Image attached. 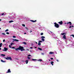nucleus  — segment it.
<instances>
[{
  "instance_id": "obj_1",
  "label": "nucleus",
  "mask_w": 74,
  "mask_h": 74,
  "mask_svg": "<svg viewBox=\"0 0 74 74\" xmlns=\"http://www.w3.org/2000/svg\"><path fill=\"white\" fill-rule=\"evenodd\" d=\"M23 49H24V48L23 47H21V46H20L18 47V48L15 49V50L16 51H17L18 50H21Z\"/></svg>"
},
{
  "instance_id": "obj_2",
  "label": "nucleus",
  "mask_w": 74,
  "mask_h": 74,
  "mask_svg": "<svg viewBox=\"0 0 74 74\" xmlns=\"http://www.w3.org/2000/svg\"><path fill=\"white\" fill-rule=\"evenodd\" d=\"M54 26L55 27H56L57 28H59V25L58 24L56 23H54Z\"/></svg>"
},
{
  "instance_id": "obj_3",
  "label": "nucleus",
  "mask_w": 74,
  "mask_h": 74,
  "mask_svg": "<svg viewBox=\"0 0 74 74\" xmlns=\"http://www.w3.org/2000/svg\"><path fill=\"white\" fill-rule=\"evenodd\" d=\"M5 59H6V60H12L11 57H7V58L6 57H5Z\"/></svg>"
},
{
  "instance_id": "obj_4",
  "label": "nucleus",
  "mask_w": 74,
  "mask_h": 74,
  "mask_svg": "<svg viewBox=\"0 0 74 74\" xmlns=\"http://www.w3.org/2000/svg\"><path fill=\"white\" fill-rule=\"evenodd\" d=\"M15 16H8V18H10V19H14L15 18Z\"/></svg>"
},
{
  "instance_id": "obj_5",
  "label": "nucleus",
  "mask_w": 74,
  "mask_h": 74,
  "mask_svg": "<svg viewBox=\"0 0 74 74\" xmlns=\"http://www.w3.org/2000/svg\"><path fill=\"white\" fill-rule=\"evenodd\" d=\"M52 37H54V38H55V39L58 38H57V37H55V34H54L53 33H52Z\"/></svg>"
},
{
  "instance_id": "obj_6",
  "label": "nucleus",
  "mask_w": 74,
  "mask_h": 74,
  "mask_svg": "<svg viewBox=\"0 0 74 74\" xmlns=\"http://www.w3.org/2000/svg\"><path fill=\"white\" fill-rule=\"evenodd\" d=\"M8 51V48L5 47H4V49L3 50V51Z\"/></svg>"
},
{
  "instance_id": "obj_7",
  "label": "nucleus",
  "mask_w": 74,
  "mask_h": 74,
  "mask_svg": "<svg viewBox=\"0 0 74 74\" xmlns=\"http://www.w3.org/2000/svg\"><path fill=\"white\" fill-rule=\"evenodd\" d=\"M57 44H61V42L60 40H58Z\"/></svg>"
},
{
  "instance_id": "obj_8",
  "label": "nucleus",
  "mask_w": 74,
  "mask_h": 74,
  "mask_svg": "<svg viewBox=\"0 0 74 74\" xmlns=\"http://www.w3.org/2000/svg\"><path fill=\"white\" fill-rule=\"evenodd\" d=\"M12 40L13 41H17V42L19 41V40H17V39H13Z\"/></svg>"
},
{
  "instance_id": "obj_9",
  "label": "nucleus",
  "mask_w": 74,
  "mask_h": 74,
  "mask_svg": "<svg viewBox=\"0 0 74 74\" xmlns=\"http://www.w3.org/2000/svg\"><path fill=\"white\" fill-rule=\"evenodd\" d=\"M63 38L64 39V40H66V36L65 35H64L63 36Z\"/></svg>"
},
{
  "instance_id": "obj_10",
  "label": "nucleus",
  "mask_w": 74,
  "mask_h": 74,
  "mask_svg": "<svg viewBox=\"0 0 74 74\" xmlns=\"http://www.w3.org/2000/svg\"><path fill=\"white\" fill-rule=\"evenodd\" d=\"M69 23L70 24V25H71V22H69V23L67 22V23H66V24L67 25H68V24H69Z\"/></svg>"
},
{
  "instance_id": "obj_11",
  "label": "nucleus",
  "mask_w": 74,
  "mask_h": 74,
  "mask_svg": "<svg viewBox=\"0 0 74 74\" xmlns=\"http://www.w3.org/2000/svg\"><path fill=\"white\" fill-rule=\"evenodd\" d=\"M8 71L7 72V73H11V71L10 70V69H9L8 70Z\"/></svg>"
},
{
  "instance_id": "obj_12",
  "label": "nucleus",
  "mask_w": 74,
  "mask_h": 74,
  "mask_svg": "<svg viewBox=\"0 0 74 74\" xmlns=\"http://www.w3.org/2000/svg\"><path fill=\"white\" fill-rule=\"evenodd\" d=\"M1 61L3 63H5V62H6V61H4L2 60H1Z\"/></svg>"
},
{
  "instance_id": "obj_13",
  "label": "nucleus",
  "mask_w": 74,
  "mask_h": 74,
  "mask_svg": "<svg viewBox=\"0 0 74 74\" xmlns=\"http://www.w3.org/2000/svg\"><path fill=\"white\" fill-rule=\"evenodd\" d=\"M58 23H59V24H60V25H62L63 22H62V21H61L60 22H59Z\"/></svg>"
},
{
  "instance_id": "obj_14",
  "label": "nucleus",
  "mask_w": 74,
  "mask_h": 74,
  "mask_svg": "<svg viewBox=\"0 0 74 74\" xmlns=\"http://www.w3.org/2000/svg\"><path fill=\"white\" fill-rule=\"evenodd\" d=\"M50 63L52 65V66H53V63H54V62H50Z\"/></svg>"
},
{
  "instance_id": "obj_15",
  "label": "nucleus",
  "mask_w": 74,
  "mask_h": 74,
  "mask_svg": "<svg viewBox=\"0 0 74 74\" xmlns=\"http://www.w3.org/2000/svg\"><path fill=\"white\" fill-rule=\"evenodd\" d=\"M48 33L49 34H52V32L50 31H48Z\"/></svg>"
},
{
  "instance_id": "obj_16",
  "label": "nucleus",
  "mask_w": 74,
  "mask_h": 74,
  "mask_svg": "<svg viewBox=\"0 0 74 74\" xmlns=\"http://www.w3.org/2000/svg\"><path fill=\"white\" fill-rule=\"evenodd\" d=\"M38 49H39V51H42V49L40 47H38Z\"/></svg>"
},
{
  "instance_id": "obj_17",
  "label": "nucleus",
  "mask_w": 74,
  "mask_h": 74,
  "mask_svg": "<svg viewBox=\"0 0 74 74\" xmlns=\"http://www.w3.org/2000/svg\"><path fill=\"white\" fill-rule=\"evenodd\" d=\"M25 62H26V64H27L28 63V62H29V60H27Z\"/></svg>"
},
{
  "instance_id": "obj_18",
  "label": "nucleus",
  "mask_w": 74,
  "mask_h": 74,
  "mask_svg": "<svg viewBox=\"0 0 74 74\" xmlns=\"http://www.w3.org/2000/svg\"><path fill=\"white\" fill-rule=\"evenodd\" d=\"M30 21H31V22H37V20H35V21L33 20H30Z\"/></svg>"
},
{
  "instance_id": "obj_19",
  "label": "nucleus",
  "mask_w": 74,
  "mask_h": 74,
  "mask_svg": "<svg viewBox=\"0 0 74 74\" xmlns=\"http://www.w3.org/2000/svg\"><path fill=\"white\" fill-rule=\"evenodd\" d=\"M32 60H33V61H36V60H37L36 59H32Z\"/></svg>"
},
{
  "instance_id": "obj_20",
  "label": "nucleus",
  "mask_w": 74,
  "mask_h": 74,
  "mask_svg": "<svg viewBox=\"0 0 74 74\" xmlns=\"http://www.w3.org/2000/svg\"><path fill=\"white\" fill-rule=\"evenodd\" d=\"M65 34H66L65 33H61V35H64Z\"/></svg>"
},
{
  "instance_id": "obj_21",
  "label": "nucleus",
  "mask_w": 74,
  "mask_h": 74,
  "mask_svg": "<svg viewBox=\"0 0 74 74\" xmlns=\"http://www.w3.org/2000/svg\"><path fill=\"white\" fill-rule=\"evenodd\" d=\"M34 67L35 69H38V68H39V67H36V66H34Z\"/></svg>"
},
{
  "instance_id": "obj_22",
  "label": "nucleus",
  "mask_w": 74,
  "mask_h": 74,
  "mask_svg": "<svg viewBox=\"0 0 74 74\" xmlns=\"http://www.w3.org/2000/svg\"><path fill=\"white\" fill-rule=\"evenodd\" d=\"M41 40L42 41H45V39H44L43 38H42Z\"/></svg>"
},
{
  "instance_id": "obj_23",
  "label": "nucleus",
  "mask_w": 74,
  "mask_h": 74,
  "mask_svg": "<svg viewBox=\"0 0 74 74\" xmlns=\"http://www.w3.org/2000/svg\"><path fill=\"white\" fill-rule=\"evenodd\" d=\"M14 21L11 20V21H10L9 22V23H11V22H13Z\"/></svg>"
},
{
  "instance_id": "obj_24",
  "label": "nucleus",
  "mask_w": 74,
  "mask_h": 74,
  "mask_svg": "<svg viewBox=\"0 0 74 74\" xmlns=\"http://www.w3.org/2000/svg\"><path fill=\"white\" fill-rule=\"evenodd\" d=\"M53 52H50L49 53V54H53Z\"/></svg>"
},
{
  "instance_id": "obj_25",
  "label": "nucleus",
  "mask_w": 74,
  "mask_h": 74,
  "mask_svg": "<svg viewBox=\"0 0 74 74\" xmlns=\"http://www.w3.org/2000/svg\"><path fill=\"white\" fill-rule=\"evenodd\" d=\"M1 46H2V43H1L0 44V48L1 47Z\"/></svg>"
},
{
  "instance_id": "obj_26",
  "label": "nucleus",
  "mask_w": 74,
  "mask_h": 74,
  "mask_svg": "<svg viewBox=\"0 0 74 74\" xmlns=\"http://www.w3.org/2000/svg\"><path fill=\"white\" fill-rule=\"evenodd\" d=\"M23 43L25 44V45H26V42H23Z\"/></svg>"
},
{
  "instance_id": "obj_27",
  "label": "nucleus",
  "mask_w": 74,
  "mask_h": 74,
  "mask_svg": "<svg viewBox=\"0 0 74 74\" xmlns=\"http://www.w3.org/2000/svg\"><path fill=\"white\" fill-rule=\"evenodd\" d=\"M30 31H29V33H32V30H29Z\"/></svg>"
},
{
  "instance_id": "obj_28",
  "label": "nucleus",
  "mask_w": 74,
  "mask_h": 74,
  "mask_svg": "<svg viewBox=\"0 0 74 74\" xmlns=\"http://www.w3.org/2000/svg\"><path fill=\"white\" fill-rule=\"evenodd\" d=\"M38 61H40V62H41L42 61V60L41 59H39L38 60Z\"/></svg>"
},
{
  "instance_id": "obj_29",
  "label": "nucleus",
  "mask_w": 74,
  "mask_h": 74,
  "mask_svg": "<svg viewBox=\"0 0 74 74\" xmlns=\"http://www.w3.org/2000/svg\"><path fill=\"white\" fill-rule=\"evenodd\" d=\"M71 47H73V48H74V46L73 45H71Z\"/></svg>"
},
{
  "instance_id": "obj_30",
  "label": "nucleus",
  "mask_w": 74,
  "mask_h": 74,
  "mask_svg": "<svg viewBox=\"0 0 74 74\" xmlns=\"http://www.w3.org/2000/svg\"><path fill=\"white\" fill-rule=\"evenodd\" d=\"M1 56H5V55L4 54H1Z\"/></svg>"
},
{
  "instance_id": "obj_31",
  "label": "nucleus",
  "mask_w": 74,
  "mask_h": 74,
  "mask_svg": "<svg viewBox=\"0 0 74 74\" xmlns=\"http://www.w3.org/2000/svg\"><path fill=\"white\" fill-rule=\"evenodd\" d=\"M41 38H45V37L44 36H41Z\"/></svg>"
},
{
  "instance_id": "obj_32",
  "label": "nucleus",
  "mask_w": 74,
  "mask_h": 74,
  "mask_svg": "<svg viewBox=\"0 0 74 74\" xmlns=\"http://www.w3.org/2000/svg\"><path fill=\"white\" fill-rule=\"evenodd\" d=\"M21 51H25V49H21V50H20Z\"/></svg>"
},
{
  "instance_id": "obj_33",
  "label": "nucleus",
  "mask_w": 74,
  "mask_h": 74,
  "mask_svg": "<svg viewBox=\"0 0 74 74\" xmlns=\"http://www.w3.org/2000/svg\"><path fill=\"white\" fill-rule=\"evenodd\" d=\"M41 54L42 55H44V53H41Z\"/></svg>"
},
{
  "instance_id": "obj_34",
  "label": "nucleus",
  "mask_w": 74,
  "mask_h": 74,
  "mask_svg": "<svg viewBox=\"0 0 74 74\" xmlns=\"http://www.w3.org/2000/svg\"><path fill=\"white\" fill-rule=\"evenodd\" d=\"M38 44V45H41V43H39Z\"/></svg>"
},
{
  "instance_id": "obj_35",
  "label": "nucleus",
  "mask_w": 74,
  "mask_h": 74,
  "mask_svg": "<svg viewBox=\"0 0 74 74\" xmlns=\"http://www.w3.org/2000/svg\"><path fill=\"white\" fill-rule=\"evenodd\" d=\"M27 59L28 60H29L30 59V58L29 57H28Z\"/></svg>"
},
{
  "instance_id": "obj_36",
  "label": "nucleus",
  "mask_w": 74,
  "mask_h": 74,
  "mask_svg": "<svg viewBox=\"0 0 74 74\" xmlns=\"http://www.w3.org/2000/svg\"><path fill=\"white\" fill-rule=\"evenodd\" d=\"M25 29H26L27 30H29V29H28V28L27 27H25Z\"/></svg>"
},
{
  "instance_id": "obj_37",
  "label": "nucleus",
  "mask_w": 74,
  "mask_h": 74,
  "mask_svg": "<svg viewBox=\"0 0 74 74\" xmlns=\"http://www.w3.org/2000/svg\"><path fill=\"white\" fill-rule=\"evenodd\" d=\"M2 34H3V35H5V34L4 33H2Z\"/></svg>"
},
{
  "instance_id": "obj_38",
  "label": "nucleus",
  "mask_w": 74,
  "mask_h": 74,
  "mask_svg": "<svg viewBox=\"0 0 74 74\" xmlns=\"http://www.w3.org/2000/svg\"><path fill=\"white\" fill-rule=\"evenodd\" d=\"M24 27H25V24H23L22 25Z\"/></svg>"
},
{
  "instance_id": "obj_39",
  "label": "nucleus",
  "mask_w": 74,
  "mask_h": 74,
  "mask_svg": "<svg viewBox=\"0 0 74 74\" xmlns=\"http://www.w3.org/2000/svg\"><path fill=\"white\" fill-rule=\"evenodd\" d=\"M13 38H16V36H13Z\"/></svg>"
},
{
  "instance_id": "obj_40",
  "label": "nucleus",
  "mask_w": 74,
  "mask_h": 74,
  "mask_svg": "<svg viewBox=\"0 0 74 74\" xmlns=\"http://www.w3.org/2000/svg\"><path fill=\"white\" fill-rule=\"evenodd\" d=\"M8 29H7L5 31V32H8Z\"/></svg>"
},
{
  "instance_id": "obj_41",
  "label": "nucleus",
  "mask_w": 74,
  "mask_h": 74,
  "mask_svg": "<svg viewBox=\"0 0 74 74\" xmlns=\"http://www.w3.org/2000/svg\"><path fill=\"white\" fill-rule=\"evenodd\" d=\"M40 42H42V41H39V43H40Z\"/></svg>"
},
{
  "instance_id": "obj_42",
  "label": "nucleus",
  "mask_w": 74,
  "mask_h": 74,
  "mask_svg": "<svg viewBox=\"0 0 74 74\" xmlns=\"http://www.w3.org/2000/svg\"><path fill=\"white\" fill-rule=\"evenodd\" d=\"M40 35H43V33H41L40 34Z\"/></svg>"
},
{
  "instance_id": "obj_43",
  "label": "nucleus",
  "mask_w": 74,
  "mask_h": 74,
  "mask_svg": "<svg viewBox=\"0 0 74 74\" xmlns=\"http://www.w3.org/2000/svg\"><path fill=\"white\" fill-rule=\"evenodd\" d=\"M50 59H51V60H53V58H50Z\"/></svg>"
},
{
  "instance_id": "obj_44",
  "label": "nucleus",
  "mask_w": 74,
  "mask_h": 74,
  "mask_svg": "<svg viewBox=\"0 0 74 74\" xmlns=\"http://www.w3.org/2000/svg\"><path fill=\"white\" fill-rule=\"evenodd\" d=\"M6 34H9V32H6Z\"/></svg>"
},
{
  "instance_id": "obj_45",
  "label": "nucleus",
  "mask_w": 74,
  "mask_h": 74,
  "mask_svg": "<svg viewBox=\"0 0 74 74\" xmlns=\"http://www.w3.org/2000/svg\"><path fill=\"white\" fill-rule=\"evenodd\" d=\"M72 42L73 43V44H74V41H72Z\"/></svg>"
},
{
  "instance_id": "obj_46",
  "label": "nucleus",
  "mask_w": 74,
  "mask_h": 74,
  "mask_svg": "<svg viewBox=\"0 0 74 74\" xmlns=\"http://www.w3.org/2000/svg\"><path fill=\"white\" fill-rule=\"evenodd\" d=\"M4 15V13H3L1 14V15Z\"/></svg>"
},
{
  "instance_id": "obj_47",
  "label": "nucleus",
  "mask_w": 74,
  "mask_h": 74,
  "mask_svg": "<svg viewBox=\"0 0 74 74\" xmlns=\"http://www.w3.org/2000/svg\"><path fill=\"white\" fill-rule=\"evenodd\" d=\"M3 42H5V39L3 40Z\"/></svg>"
},
{
  "instance_id": "obj_48",
  "label": "nucleus",
  "mask_w": 74,
  "mask_h": 74,
  "mask_svg": "<svg viewBox=\"0 0 74 74\" xmlns=\"http://www.w3.org/2000/svg\"><path fill=\"white\" fill-rule=\"evenodd\" d=\"M71 36H73V37L74 38V35H72Z\"/></svg>"
},
{
  "instance_id": "obj_49",
  "label": "nucleus",
  "mask_w": 74,
  "mask_h": 74,
  "mask_svg": "<svg viewBox=\"0 0 74 74\" xmlns=\"http://www.w3.org/2000/svg\"><path fill=\"white\" fill-rule=\"evenodd\" d=\"M13 44V43H11V45H12V44Z\"/></svg>"
},
{
  "instance_id": "obj_50",
  "label": "nucleus",
  "mask_w": 74,
  "mask_h": 74,
  "mask_svg": "<svg viewBox=\"0 0 74 74\" xmlns=\"http://www.w3.org/2000/svg\"><path fill=\"white\" fill-rule=\"evenodd\" d=\"M74 27V26L72 25L71 26V27Z\"/></svg>"
},
{
  "instance_id": "obj_51",
  "label": "nucleus",
  "mask_w": 74,
  "mask_h": 74,
  "mask_svg": "<svg viewBox=\"0 0 74 74\" xmlns=\"http://www.w3.org/2000/svg\"><path fill=\"white\" fill-rule=\"evenodd\" d=\"M31 56V55H29L28 56V57L29 56Z\"/></svg>"
},
{
  "instance_id": "obj_52",
  "label": "nucleus",
  "mask_w": 74,
  "mask_h": 74,
  "mask_svg": "<svg viewBox=\"0 0 74 74\" xmlns=\"http://www.w3.org/2000/svg\"><path fill=\"white\" fill-rule=\"evenodd\" d=\"M30 49H33V47H31L30 48Z\"/></svg>"
},
{
  "instance_id": "obj_53",
  "label": "nucleus",
  "mask_w": 74,
  "mask_h": 74,
  "mask_svg": "<svg viewBox=\"0 0 74 74\" xmlns=\"http://www.w3.org/2000/svg\"><path fill=\"white\" fill-rule=\"evenodd\" d=\"M10 45H9V48H11V47L10 46Z\"/></svg>"
},
{
  "instance_id": "obj_54",
  "label": "nucleus",
  "mask_w": 74,
  "mask_h": 74,
  "mask_svg": "<svg viewBox=\"0 0 74 74\" xmlns=\"http://www.w3.org/2000/svg\"><path fill=\"white\" fill-rule=\"evenodd\" d=\"M56 61H57V62H59V60H56Z\"/></svg>"
},
{
  "instance_id": "obj_55",
  "label": "nucleus",
  "mask_w": 74,
  "mask_h": 74,
  "mask_svg": "<svg viewBox=\"0 0 74 74\" xmlns=\"http://www.w3.org/2000/svg\"><path fill=\"white\" fill-rule=\"evenodd\" d=\"M71 26H70L69 27V28H71Z\"/></svg>"
},
{
  "instance_id": "obj_56",
  "label": "nucleus",
  "mask_w": 74,
  "mask_h": 74,
  "mask_svg": "<svg viewBox=\"0 0 74 74\" xmlns=\"http://www.w3.org/2000/svg\"><path fill=\"white\" fill-rule=\"evenodd\" d=\"M58 33L59 34H60V32L59 31L58 32Z\"/></svg>"
},
{
  "instance_id": "obj_57",
  "label": "nucleus",
  "mask_w": 74,
  "mask_h": 74,
  "mask_svg": "<svg viewBox=\"0 0 74 74\" xmlns=\"http://www.w3.org/2000/svg\"><path fill=\"white\" fill-rule=\"evenodd\" d=\"M35 42L36 43V44H37V42Z\"/></svg>"
},
{
  "instance_id": "obj_58",
  "label": "nucleus",
  "mask_w": 74,
  "mask_h": 74,
  "mask_svg": "<svg viewBox=\"0 0 74 74\" xmlns=\"http://www.w3.org/2000/svg\"><path fill=\"white\" fill-rule=\"evenodd\" d=\"M12 48L14 49V48H15V47H13Z\"/></svg>"
},
{
  "instance_id": "obj_59",
  "label": "nucleus",
  "mask_w": 74,
  "mask_h": 74,
  "mask_svg": "<svg viewBox=\"0 0 74 74\" xmlns=\"http://www.w3.org/2000/svg\"><path fill=\"white\" fill-rule=\"evenodd\" d=\"M26 34V33H24V34Z\"/></svg>"
},
{
  "instance_id": "obj_60",
  "label": "nucleus",
  "mask_w": 74,
  "mask_h": 74,
  "mask_svg": "<svg viewBox=\"0 0 74 74\" xmlns=\"http://www.w3.org/2000/svg\"><path fill=\"white\" fill-rule=\"evenodd\" d=\"M64 24H67V23H64Z\"/></svg>"
},
{
  "instance_id": "obj_61",
  "label": "nucleus",
  "mask_w": 74,
  "mask_h": 74,
  "mask_svg": "<svg viewBox=\"0 0 74 74\" xmlns=\"http://www.w3.org/2000/svg\"><path fill=\"white\" fill-rule=\"evenodd\" d=\"M35 48H37V47H34Z\"/></svg>"
},
{
  "instance_id": "obj_62",
  "label": "nucleus",
  "mask_w": 74,
  "mask_h": 74,
  "mask_svg": "<svg viewBox=\"0 0 74 74\" xmlns=\"http://www.w3.org/2000/svg\"><path fill=\"white\" fill-rule=\"evenodd\" d=\"M27 51H29V49H27Z\"/></svg>"
},
{
  "instance_id": "obj_63",
  "label": "nucleus",
  "mask_w": 74,
  "mask_h": 74,
  "mask_svg": "<svg viewBox=\"0 0 74 74\" xmlns=\"http://www.w3.org/2000/svg\"><path fill=\"white\" fill-rule=\"evenodd\" d=\"M30 52H32V50H30Z\"/></svg>"
},
{
  "instance_id": "obj_64",
  "label": "nucleus",
  "mask_w": 74,
  "mask_h": 74,
  "mask_svg": "<svg viewBox=\"0 0 74 74\" xmlns=\"http://www.w3.org/2000/svg\"><path fill=\"white\" fill-rule=\"evenodd\" d=\"M1 21V19H0V21Z\"/></svg>"
}]
</instances>
